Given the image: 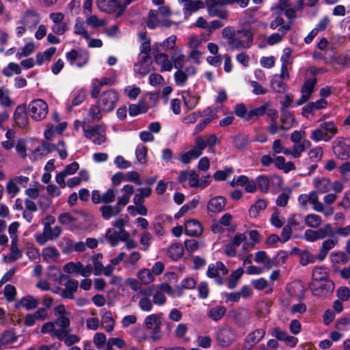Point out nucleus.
<instances>
[{"label":"nucleus","instance_id":"nucleus-40","mask_svg":"<svg viewBox=\"0 0 350 350\" xmlns=\"http://www.w3.org/2000/svg\"><path fill=\"white\" fill-rule=\"evenodd\" d=\"M42 256L45 261L49 262L56 260L59 256V252L54 247H48L42 250Z\"/></svg>","mask_w":350,"mask_h":350},{"label":"nucleus","instance_id":"nucleus-39","mask_svg":"<svg viewBox=\"0 0 350 350\" xmlns=\"http://www.w3.org/2000/svg\"><path fill=\"white\" fill-rule=\"evenodd\" d=\"M293 120V116L286 110H284V111H282V114L280 116L282 126H280V129L282 130H288V129L291 128L292 125V122Z\"/></svg>","mask_w":350,"mask_h":350},{"label":"nucleus","instance_id":"nucleus-11","mask_svg":"<svg viewBox=\"0 0 350 350\" xmlns=\"http://www.w3.org/2000/svg\"><path fill=\"white\" fill-rule=\"evenodd\" d=\"M153 55L154 62L161 65V71H170L173 68L172 62L169 59V57L166 53H161L159 46L154 45L153 49Z\"/></svg>","mask_w":350,"mask_h":350},{"label":"nucleus","instance_id":"nucleus-6","mask_svg":"<svg viewBox=\"0 0 350 350\" xmlns=\"http://www.w3.org/2000/svg\"><path fill=\"white\" fill-rule=\"evenodd\" d=\"M41 16L38 10L34 8L27 9L21 16L20 23L29 29H33L39 24Z\"/></svg>","mask_w":350,"mask_h":350},{"label":"nucleus","instance_id":"nucleus-64","mask_svg":"<svg viewBox=\"0 0 350 350\" xmlns=\"http://www.w3.org/2000/svg\"><path fill=\"white\" fill-rule=\"evenodd\" d=\"M16 295V288L11 284H7L4 288V296L7 301H12Z\"/></svg>","mask_w":350,"mask_h":350},{"label":"nucleus","instance_id":"nucleus-42","mask_svg":"<svg viewBox=\"0 0 350 350\" xmlns=\"http://www.w3.org/2000/svg\"><path fill=\"white\" fill-rule=\"evenodd\" d=\"M317 191H313L309 193V203L313 205V209L317 212H323L324 206L319 201Z\"/></svg>","mask_w":350,"mask_h":350},{"label":"nucleus","instance_id":"nucleus-1","mask_svg":"<svg viewBox=\"0 0 350 350\" xmlns=\"http://www.w3.org/2000/svg\"><path fill=\"white\" fill-rule=\"evenodd\" d=\"M205 5L210 16L217 17L221 21L228 20L229 12L225 8L227 5L221 0H205Z\"/></svg>","mask_w":350,"mask_h":350},{"label":"nucleus","instance_id":"nucleus-58","mask_svg":"<svg viewBox=\"0 0 350 350\" xmlns=\"http://www.w3.org/2000/svg\"><path fill=\"white\" fill-rule=\"evenodd\" d=\"M58 221L62 225L70 226L77 221V219L69 213H63L58 216Z\"/></svg>","mask_w":350,"mask_h":350},{"label":"nucleus","instance_id":"nucleus-48","mask_svg":"<svg viewBox=\"0 0 350 350\" xmlns=\"http://www.w3.org/2000/svg\"><path fill=\"white\" fill-rule=\"evenodd\" d=\"M319 239H323L327 237H334V231L329 224H327L323 227L316 230Z\"/></svg>","mask_w":350,"mask_h":350},{"label":"nucleus","instance_id":"nucleus-33","mask_svg":"<svg viewBox=\"0 0 350 350\" xmlns=\"http://www.w3.org/2000/svg\"><path fill=\"white\" fill-rule=\"evenodd\" d=\"M102 326L107 332H111L113 330L115 324L114 319L111 317V313L110 311L106 312L101 318Z\"/></svg>","mask_w":350,"mask_h":350},{"label":"nucleus","instance_id":"nucleus-43","mask_svg":"<svg viewBox=\"0 0 350 350\" xmlns=\"http://www.w3.org/2000/svg\"><path fill=\"white\" fill-rule=\"evenodd\" d=\"M17 340V336L12 330H5L0 338V343L2 345L12 344Z\"/></svg>","mask_w":350,"mask_h":350},{"label":"nucleus","instance_id":"nucleus-47","mask_svg":"<svg viewBox=\"0 0 350 350\" xmlns=\"http://www.w3.org/2000/svg\"><path fill=\"white\" fill-rule=\"evenodd\" d=\"M310 139L314 142H320V141H325V142H329L330 141V137H327V135H326L323 130L322 129L321 125H319V127L314 129L310 135Z\"/></svg>","mask_w":350,"mask_h":350},{"label":"nucleus","instance_id":"nucleus-21","mask_svg":"<svg viewBox=\"0 0 350 350\" xmlns=\"http://www.w3.org/2000/svg\"><path fill=\"white\" fill-rule=\"evenodd\" d=\"M337 239H328L324 241L322 243L321 247L317 256V258L319 260H324L326 256L327 255L329 251L334 248L335 245H337Z\"/></svg>","mask_w":350,"mask_h":350},{"label":"nucleus","instance_id":"nucleus-14","mask_svg":"<svg viewBox=\"0 0 350 350\" xmlns=\"http://www.w3.org/2000/svg\"><path fill=\"white\" fill-rule=\"evenodd\" d=\"M62 229L59 226H55L52 228L49 224L44 225L43 236L37 239L38 242L43 245L48 240H54L59 237Z\"/></svg>","mask_w":350,"mask_h":350},{"label":"nucleus","instance_id":"nucleus-32","mask_svg":"<svg viewBox=\"0 0 350 350\" xmlns=\"http://www.w3.org/2000/svg\"><path fill=\"white\" fill-rule=\"evenodd\" d=\"M243 273L244 270L242 267H239L237 269L232 271L229 278L228 279V286L229 288L232 289L237 286V282Z\"/></svg>","mask_w":350,"mask_h":350},{"label":"nucleus","instance_id":"nucleus-28","mask_svg":"<svg viewBox=\"0 0 350 350\" xmlns=\"http://www.w3.org/2000/svg\"><path fill=\"white\" fill-rule=\"evenodd\" d=\"M183 247L180 243H175L170 245L167 250V254L170 258L176 260L180 258L183 254Z\"/></svg>","mask_w":350,"mask_h":350},{"label":"nucleus","instance_id":"nucleus-37","mask_svg":"<svg viewBox=\"0 0 350 350\" xmlns=\"http://www.w3.org/2000/svg\"><path fill=\"white\" fill-rule=\"evenodd\" d=\"M205 148L206 144L204 142V138L201 136H198L196 138L195 145L190 151L192 152L193 156L198 158L202 154V152Z\"/></svg>","mask_w":350,"mask_h":350},{"label":"nucleus","instance_id":"nucleus-51","mask_svg":"<svg viewBox=\"0 0 350 350\" xmlns=\"http://www.w3.org/2000/svg\"><path fill=\"white\" fill-rule=\"evenodd\" d=\"M147 151L148 148L142 144L137 146L135 150V156L139 163L145 164L147 162Z\"/></svg>","mask_w":350,"mask_h":350},{"label":"nucleus","instance_id":"nucleus-27","mask_svg":"<svg viewBox=\"0 0 350 350\" xmlns=\"http://www.w3.org/2000/svg\"><path fill=\"white\" fill-rule=\"evenodd\" d=\"M312 282H321L328 278V271L323 266L315 267L312 272Z\"/></svg>","mask_w":350,"mask_h":350},{"label":"nucleus","instance_id":"nucleus-12","mask_svg":"<svg viewBox=\"0 0 350 350\" xmlns=\"http://www.w3.org/2000/svg\"><path fill=\"white\" fill-rule=\"evenodd\" d=\"M265 331L263 329H256L249 334L245 338L242 350H251L265 336Z\"/></svg>","mask_w":350,"mask_h":350},{"label":"nucleus","instance_id":"nucleus-22","mask_svg":"<svg viewBox=\"0 0 350 350\" xmlns=\"http://www.w3.org/2000/svg\"><path fill=\"white\" fill-rule=\"evenodd\" d=\"M313 183L317 193H327L331 187L330 180L327 178H317L314 179Z\"/></svg>","mask_w":350,"mask_h":350},{"label":"nucleus","instance_id":"nucleus-19","mask_svg":"<svg viewBox=\"0 0 350 350\" xmlns=\"http://www.w3.org/2000/svg\"><path fill=\"white\" fill-rule=\"evenodd\" d=\"M39 304V300L31 295H27L15 304V308L19 309L21 307L25 308L27 310H31L36 308Z\"/></svg>","mask_w":350,"mask_h":350},{"label":"nucleus","instance_id":"nucleus-59","mask_svg":"<svg viewBox=\"0 0 350 350\" xmlns=\"http://www.w3.org/2000/svg\"><path fill=\"white\" fill-rule=\"evenodd\" d=\"M138 278L144 284H150L154 279L151 271L147 269H144L138 273Z\"/></svg>","mask_w":350,"mask_h":350},{"label":"nucleus","instance_id":"nucleus-3","mask_svg":"<svg viewBox=\"0 0 350 350\" xmlns=\"http://www.w3.org/2000/svg\"><path fill=\"white\" fill-rule=\"evenodd\" d=\"M47 103L42 99H35L28 106L29 115L36 120L44 119L48 113Z\"/></svg>","mask_w":350,"mask_h":350},{"label":"nucleus","instance_id":"nucleus-20","mask_svg":"<svg viewBox=\"0 0 350 350\" xmlns=\"http://www.w3.org/2000/svg\"><path fill=\"white\" fill-rule=\"evenodd\" d=\"M226 204V200L223 196H217L211 198L208 203L207 209L210 212L219 213Z\"/></svg>","mask_w":350,"mask_h":350},{"label":"nucleus","instance_id":"nucleus-63","mask_svg":"<svg viewBox=\"0 0 350 350\" xmlns=\"http://www.w3.org/2000/svg\"><path fill=\"white\" fill-rule=\"evenodd\" d=\"M106 238L112 247L116 246L119 241V233L113 229H109L106 234Z\"/></svg>","mask_w":350,"mask_h":350},{"label":"nucleus","instance_id":"nucleus-61","mask_svg":"<svg viewBox=\"0 0 350 350\" xmlns=\"http://www.w3.org/2000/svg\"><path fill=\"white\" fill-rule=\"evenodd\" d=\"M258 189L263 193H266L269 188V180L266 176H259L256 178Z\"/></svg>","mask_w":350,"mask_h":350},{"label":"nucleus","instance_id":"nucleus-44","mask_svg":"<svg viewBox=\"0 0 350 350\" xmlns=\"http://www.w3.org/2000/svg\"><path fill=\"white\" fill-rule=\"evenodd\" d=\"M267 206V201L265 200L260 199L256 201V204L252 206L249 210V213L251 217H256L258 216L259 212L266 208Z\"/></svg>","mask_w":350,"mask_h":350},{"label":"nucleus","instance_id":"nucleus-53","mask_svg":"<svg viewBox=\"0 0 350 350\" xmlns=\"http://www.w3.org/2000/svg\"><path fill=\"white\" fill-rule=\"evenodd\" d=\"M228 44L233 49H247L250 46L240 37H234L229 40Z\"/></svg>","mask_w":350,"mask_h":350},{"label":"nucleus","instance_id":"nucleus-23","mask_svg":"<svg viewBox=\"0 0 350 350\" xmlns=\"http://www.w3.org/2000/svg\"><path fill=\"white\" fill-rule=\"evenodd\" d=\"M100 211L101 212L102 217L105 219H108L111 217L117 216L121 212V208L116 205L112 206L109 204H105L100 208Z\"/></svg>","mask_w":350,"mask_h":350},{"label":"nucleus","instance_id":"nucleus-15","mask_svg":"<svg viewBox=\"0 0 350 350\" xmlns=\"http://www.w3.org/2000/svg\"><path fill=\"white\" fill-rule=\"evenodd\" d=\"M66 57L71 64H74L77 61L76 65L79 67L84 66L88 61V53H81L75 49L68 52Z\"/></svg>","mask_w":350,"mask_h":350},{"label":"nucleus","instance_id":"nucleus-13","mask_svg":"<svg viewBox=\"0 0 350 350\" xmlns=\"http://www.w3.org/2000/svg\"><path fill=\"white\" fill-rule=\"evenodd\" d=\"M323 281L324 283L319 286H317L314 282H311L309 284V287L311 289L313 295H327L332 293L334 291V283L332 280L326 279V280Z\"/></svg>","mask_w":350,"mask_h":350},{"label":"nucleus","instance_id":"nucleus-62","mask_svg":"<svg viewBox=\"0 0 350 350\" xmlns=\"http://www.w3.org/2000/svg\"><path fill=\"white\" fill-rule=\"evenodd\" d=\"M248 111L245 105L243 103L237 104L234 108V113L244 120L249 121L247 119Z\"/></svg>","mask_w":350,"mask_h":350},{"label":"nucleus","instance_id":"nucleus-50","mask_svg":"<svg viewBox=\"0 0 350 350\" xmlns=\"http://www.w3.org/2000/svg\"><path fill=\"white\" fill-rule=\"evenodd\" d=\"M322 220L319 215L309 214L305 217L306 224L312 228H317L321 224Z\"/></svg>","mask_w":350,"mask_h":350},{"label":"nucleus","instance_id":"nucleus-35","mask_svg":"<svg viewBox=\"0 0 350 350\" xmlns=\"http://www.w3.org/2000/svg\"><path fill=\"white\" fill-rule=\"evenodd\" d=\"M148 109V105L144 102H140L138 104L131 105L129 108V113L130 116H135L139 113H146Z\"/></svg>","mask_w":350,"mask_h":350},{"label":"nucleus","instance_id":"nucleus-8","mask_svg":"<svg viewBox=\"0 0 350 350\" xmlns=\"http://www.w3.org/2000/svg\"><path fill=\"white\" fill-rule=\"evenodd\" d=\"M98 9L104 12L112 13L117 12L116 17L121 16L124 12V6L118 0H97Z\"/></svg>","mask_w":350,"mask_h":350},{"label":"nucleus","instance_id":"nucleus-55","mask_svg":"<svg viewBox=\"0 0 350 350\" xmlns=\"http://www.w3.org/2000/svg\"><path fill=\"white\" fill-rule=\"evenodd\" d=\"M21 69L18 64L15 63H10L8 66L2 70V73L6 77H11L13 73L20 74Z\"/></svg>","mask_w":350,"mask_h":350},{"label":"nucleus","instance_id":"nucleus-54","mask_svg":"<svg viewBox=\"0 0 350 350\" xmlns=\"http://www.w3.org/2000/svg\"><path fill=\"white\" fill-rule=\"evenodd\" d=\"M323 154V149L321 146L311 149L308 152V157L311 161L317 162L321 161Z\"/></svg>","mask_w":350,"mask_h":350},{"label":"nucleus","instance_id":"nucleus-7","mask_svg":"<svg viewBox=\"0 0 350 350\" xmlns=\"http://www.w3.org/2000/svg\"><path fill=\"white\" fill-rule=\"evenodd\" d=\"M118 100V94L113 90H109L104 92L100 96L99 105L104 111H112Z\"/></svg>","mask_w":350,"mask_h":350},{"label":"nucleus","instance_id":"nucleus-36","mask_svg":"<svg viewBox=\"0 0 350 350\" xmlns=\"http://www.w3.org/2000/svg\"><path fill=\"white\" fill-rule=\"evenodd\" d=\"M320 125L324 133L327 135V137H330V140L338 133V128L336 127L335 123L332 121L324 122H322Z\"/></svg>","mask_w":350,"mask_h":350},{"label":"nucleus","instance_id":"nucleus-26","mask_svg":"<svg viewBox=\"0 0 350 350\" xmlns=\"http://www.w3.org/2000/svg\"><path fill=\"white\" fill-rule=\"evenodd\" d=\"M22 251L18 247V237H13L10 246V254L8 257V261L13 262L22 256Z\"/></svg>","mask_w":350,"mask_h":350},{"label":"nucleus","instance_id":"nucleus-24","mask_svg":"<svg viewBox=\"0 0 350 350\" xmlns=\"http://www.w3.org/2000/svg\"><path fill=\"white\" fill-rule=\"evenodd\" d=\"M232 143L237 150L243 151L247 149L249 144L248 136L243 134H238L233 137Z\"/></svg>","mask_w":350,"mask_h":350},{"label":"nucleus","instance_id":"nucleus-52","mask_svg":"<svg viewBox=\"0 0 350 350\" xmlns=\"http://www.w3.org/2000/svg\"><path fill=\"white\" fill-rule=\"evenodd\" d=\"M74 242L69 238L64 237L59 243V247L64 254H70L74 251Z\"/></svg>","mask_w":350,"mask_h":350},{"label":"nucleus","instance_id":"nucleus-2","mask_svg":"<svg viewBox=\"0 0 350 350\" xmlns=\"http://www.w3.org/2000/svg\"><path fill=\"white\" fill-rule=\"evenodd\" d=\"M83 130L85 137L95 144L100 145L106 141V131L102 125H84Z\"/></svg>","mask_w":350,"mask_h":350},{"label":"nucleus","instance_id":"nucleus-31","mask_svg":"<svg viewBox=\"0 0 350 350\" xmlns=\"http://www.w3.org/2000/svg\"><path fill=\"white\" fill-rule=\"evenodd\" d=\"M226 312V308L223 306H217L211 308L208 312V317L215 321H219Z\"/></svg>","mask_w":350,"mask_h":350},{"label":"nucleus","instance_id":"nucleus-4","mask_svg":"<svg viewBox=\"0 0 350 350\" xmlns=\"http://www.w3.org/2000/svg\"><path fill=\"white\" fill-rule=\"evenodd\" d=\"M332 149L336 157L346 160L350 157V139L342 137H337L332 143Z\"/></svg>","mask_w":350,"mask_h":350},{"label":"nucleus","instance_id":"nucleus-57","mask_svg":"<svg viewBox=\"0 0 350 350\" xmlns=\"http://www.w3.org/2000/svg\"><path fill=\"white\" fill-rule=\"evenodd\" d=\"M103 258L102 254H98L92 256V261L94 264V273L95 275H99L102 273L103 269V265L100 261Z\"/></svg>","mask_w":350,"mask_h":350},{"label":"nucleus","instance_id":"nucleus-5","mask_svg":"<svg viewBox=\"0 0 350 350\" xmlns=\"http://www.w3.org/2000/svg\"><path fill=\"white\" fill-rule=\"evenodd\" d=\"M236 338L235 331L228 326L219 329L216 333L217 342L221 347H229Z\"/></svg>","mask_w":350,"mask_h":350},{"label":"nucleus","instance_id":"nucleus-46","mask_svg":"<svg viewBox=\"0 0 350 350\" xmlns=\"http://www.w3.org/2000/svg\"><path fill=\"white\" fill-rule=\"evenodd\" d=\"M265 103L258 107L254 108L249 111L247 119L250 120H256L259 117L262 116L265 114Z\"/></svg>","mask_w":350,"mask_h":350},{"label":"nucleus","instance_id":"nucleus-45","mask_svg":"<svg viewBox=\"0 0 350 350\" xmlns=\"http://www.w3.org/2000/svg\"><path fill=\"white\" fill-rule=\"evenodd\" d=\"M81 265L82 263L81 262H69L64 265L63 267V270L64 272L67 273H76L81 275Z\"/></svg>","mask_w":350,"mask_h":350},{"label":"nucleus","instance_id":"nucleus-10","mask_svg":"<svg viewBox=\"0 0 350 350\" xmlns=\"http://www.w3.org/2000/svg\"><path fill=\"white\" fill-rule=\"evenodd\" d=\"M116 196V189L113 187L109 188L103 194H100L98 190H93L92 192V201L94 204L103 203L109 204L115 201Z\"/></svg>","mask_w":350,"mask_h":350},{"label":"nucleus","instance_id":"nucleus-9","mask_svg":"<svg viewBox=\"0 0 350 350\" xmlns=\"http://www.w3.org/2000/svg\"><path fill=\"white\" fill-rule=\"evenodd\" d=\"M145 325L148 329L152 330L151 338L154 340H158L161 338V318L157 314H150L145 319Z\"/></svg>","mask_w":350,"mask_h":350},{"label":"nucleus","instance_id":"nucleus-25","mask_svg":"<svg viewBox=\"0 0 350 350\" xmlns=\"http://www.w3.org/2000/svg\"><path fill=\"white\" fill-rule=\"evenodd\" d=\"M204 4L205 2L204 3L200 0H189L187 3L184 4V14L185 15H190L191 13L203 8Z\"/></svg>","mask_w":350,"mask_h":350},{"label":"nucleus","instance_id":"nucleus-30","mask_svg":"<svg viewBox=\"0 0 350 350\" xmlns=\"http://www.w3.org/2000/svg\"><path fill=\"white\" fill-rule=\"evenodd\" d=\"M56 52L55 47H51L44 53H38L36 56V61L38 65H42L45 62H50L53 55Z\"/></svg>","mask_w":350,"mask_h":350},{"label":"nucleus","instance_id":"nucleus-49","mask_svg":"<svg viewBox=\"0 0 350 350\" xmlns=\"http://www.w3.org/2000/svg\"><path fill=\"white\" fill-rule=\"evenodd\" d=\"M271 86L273 90L278 93H284L287 89V85L284 83L282 79H278V77L273 79Z\"/></svg>","mask_w":350,"mask_h":350},{"label":"nucleus","instance_id":"nucleus-41","mask_svg":"<svg viewBox=\"0 0 350 350\" xmlns=\"http://www.w3.org/2000/svg\"><path fill=\"white\" fill-rule=\"evenodd\" d=\"M150 64L148 62H142V58H139L138 62L134 66V70L136 73L141 75H146L150 72Z\"/></svg>","mask_w":350,"mask_h":350},{"label":"nucleus","instance_id":"nucleus-38","mask_svg":"<svg viewBox=\"0 0 350 350\" xmlns=\"http://www.w3.org/2000/svg\"><path fill=\"white\" fill-rule=\"evenodd\" d=\"M316 83H317L316 77H313L307 79L305 81V82L301 88V94H306V95L308 96L309 97H310L313 92L314 88V85H316Z\"/></svg>","mask_w":350,"mask_h":350},{"label":"nucleus","instance_id":"nucleus-56","mask_svg":"<svg viewBox=\"0 0 350 350\" xmlns=\"http://www.w3.org/2000/svg\"><path fill=\"white\" fill-rule=\"evenodd\" d=\"M317 257L310 253L308 251L305 250L300 254V264L306 266L310 263H314Z\"/></svg>","mask_w":350,"mask_h":350},{"label":"nucleus","instance_id":"nucleus-16","mask_svg":"<svg viewBox=\"0 0 350 350\" xmlns=\"http://www.w3.org/2000/svg\"><path fill=\"white\" fill-rule=\"evenodd\" d=\"M185 233L191 237H199L203 232L201 224L196 219H190L185 224Z\"/></svg>","mask_w":350,"mask_h":350},{"label":"nucleus","instance_id":"nucleus-18","mask_svg":"<svg viewBox=\"0 0 350 350\" xmlns=\"http://www.w3.org/2000/svg\"><path fill=\"white\" fill-rule=\"evenodd\" d=\"M79 286V282L77 280L70 279L65 284V288H63L61 297L64 299H73L74 293L77 292Z\"/></svg>","mask_w":350,"mask_h":350},{"label":"nucleus","instance_id":"nucleus-34","mask_svg":"<svg viewBox=\"0 0 350 350\" xmlns=\"http://www.w3.org/2000/svg\"><path fill=\"white\" fill-rule=\"evenodd\" d=\"M150 40H147L143 42L140 46V53L139 54V58H142V62H148L150 57Z\"/></svg>","mask_w":350,"mask_h":350},{"label":"nucleus","instance_id":"nucleus-17","mask_svg":"<svg viewBox=\"0 0 350 350\" xmlns=\"http://www.w3.org/2000/svg\"><path fill=\"white\" fill-rule=\"evenodd\" d=\"M14 119L16 124L21 128H24L28 124V117L25 105L18 106L14 114Z\"/></svg>","mask_w":350,"mask_h":350},{"label":"nucleus","instance_id":"nucleus-60","mask_svg":"<svg viewBox=\"0 0 350 350\" xmlns=\"http://www.w3.org/2000/svg\"><path fill=\"white\" fill-rule=\"evenodd\" d=\"M331 259L333 262L338 264H345L349 260L348 256L342 252L332 253Z\"/></svg>","mask_w":350,"mask_h":350},{"label":"nucleus","instance_id":"nucleus-29","mask_svg":"<svg viewBox=\"0 0 350 350\" xmlns=\"http://www.w3.org/2000/svg\"><path fill=\"white\" fill-rule=\"evenodd\" d=\"M200 98L199 96L191 95L189 91L185 92L183 95L184 104L189 110H191L197 106Z\"/></svg>","mask_w":350,"mask_h":350}]
</instances>
